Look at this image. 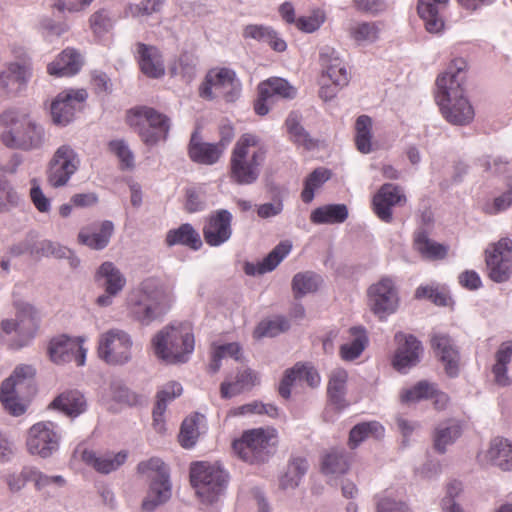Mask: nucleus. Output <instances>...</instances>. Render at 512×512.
Segmentation results:
<instances>
[{
    "instance_id": "obj_1",
    "label": "nucleus",
    "mask_w": 512,
    "mask_h": 512,
    "mask_svg": "<svg viewBox=\"0 0 512 512\" xmlns=\"http://www.w3.org/2000/svg\"><path fill=\"white\" fill-rule=\"evenodd\" d=\"M464 62L460 59L436 80L435 100L442 116L452 125L465 126L474 119V109L464 95L459 78Z\"/></svg>"
},
{
    "instance_id": "obj_2",
    "label": "nucleus",
    "mask_w": 512,
    "mask_h": 512,
    "mask_svg": "<svg viewBox=\"0 0 512 512\" xmlns=\"http://www.w3.org/2000/svg\"><path fill=\"white\" fill-rule=\"evenodd\" d=\"M267 150L260 139L250 133L243 134L235 143L229 162L233 183L252 185L259 179Z\"/></svg>"
},
{
    "instance_id": "obj_3",
    "label": "nucleus",
    "mask_w": 512,
    "mask_h": 512,
    "mask_svg": "<svg viewBox=\"0 0 512 512\" xmlns=\"http://www.w3.org/2000/svg\"><path fill=\"white\" fill-rule=\"evenodd\" d=\"M152 347L156 357L166 364H184L194 351V334L187 325H169L153 337Z\"/></svg>"
},
{
    "instance_id": "obj_4",
    "label": "nucleus",
    "mask_w": 512,
    "mask_h": 512,
    "mask_svg": "<svg viewBox=\"0 0 512 512\" xmlns=\"http://www.w3.org/2000/svg\"><path fill=\"white\" fill-rule=\"evenodd\" d=\"M0 123L7 128L1 134V141L6 147L23 151L44 147L46 133L43 126L28 116L18 119L14 111H6L0 115Z\"/></svg>"
},
{
    "instance_id": "obj_5",
    "label": "nucleus",
    "mask_w": 512,
    "mask_h": 512,
    "mask_svg": "<svg viewBox=\"0 0 512 512\" xmlns=\"http://www.w3.org/2000/svg\"><path fill=\"white\" fill-rule=\"evenodd\" d=\"M190 481L204 503H213L224 493L228 474L218 463L195 462L190 467Z\"/></svg>"
},
{
    "instance_id": "obj_6",
    "label": "nucleus",
    "mask_w": 512,
    "mask_h": 512,
    "mask_svg": "<svg viewBox=\"0 0 512 512\" xmlns=\"http://www.w3.org/2000/svg\"><path fill=\"white\" fill-rule=\"evenodd\" d=\"M274 428H257L246 431L233 442V451L249 463L265 462L274 453L278 442Z\"/></svg>"
},
{
    "instance_id": "obj_7",
    "label": "nucleus",
    "mask_w": 512,
    "mask_h": 512,
    "mask_svg": "<svg viewBox=\"0 0 512 512\" xmlns=\"http://www.w3.org/2000/svg\"><path fill=\"white\" fill-rule=\"evenodd\" d=\"M141 297L134 312L142 320H156L171 309L174 296L170 289L156 278H147L141 285Z\"/></svg>"
},
{
    "instance_id": "obj_8",
    "label": "nucleus",
    "mask_w": 512,
    "mask_h": 512,
    "mask_svg": "<svg viewBox=\"0 0 512 512\" xmlns=\"http://www.w3.org/2000/svg\"><path fill=\"white\" fill-rule=\"evenodd\" d=\"M137 470L151 479L148 495L142 503V508L151 512L171 497L169 470L165 463L157 457L140 462Z\"/></svg>"
},
{
    "instance_id": "obj_9",
    "label": "nucleus",
    "mask_w": 512,
    "mask_h": 512,
    "mask_svg": "<svg viewBox=\"0 0 512 512\" xmlns=\"http://www.w3.org/2000/svg\"><path fill=\"white\" fill-rule=\"evenodd\" d=\"M242 84L233 69L221 67L208 71L199 87V95L206 100L223 98L235 102L241 95Z\"/></svg>"
},
{
    "instance_id": "obj_10",
    "label": "nucleus",
    "mask_w": 512,
    "mask_h": 512,
    "mask_svg": "<svg viewBox=\"0 0 512 512\" xmlns=\"http://www.w3.org/2000/svg\"><path fill=\"white\" fill-rule=\"evenodd\" d=\"M128 122L134 126L147 145L166 140L170 130V119L151 107H137L128 115Z\"/></svg>"
},
{
    "instance_id": "obj_11",
    "label": "nucleus",
    "mask_w": 512,
    "mask_h": 512,
    "mask_svg": "<svg viewBox=\"0 0 512 512\" xmlns=\"http://www.w3.org/2000/svg\"><path fill=\"white\" fill-rule=\"evenodd\" d=\"M61 439V430L56 423L40 421L27 430L25 447L29 455L47 459L59 450Z\"/></svg>"
},
{
    "instance_id": "obj_12",
    "label": "nucleus",
    "mask_w": 512,
    "mask_h": 512,
    "mask_svg": "<svg viewBox=\"0 0 512 512\" xmlns=\"http://www.w3.org/2000/svg\"><path fill=\"white\" fill-rule=\"evenodd\" d=\"M133 340L120 329L102 333L98 339V357L108 365L121 366L132 360Z\"/></svg>"
},
{
    "instance_id": "obj_13",
    "label": "nucleus",
    "mask_w": 512,
    "mask_h": 512,
    "mask_svg": "<svg viewBox=\"0 0 512 512\" xmlns=\"http://www.w3.org/2000/svg\"><path fill=\"white\" fill-rule=\"evenodd\" d=\"M371 311L379 318L395 313L400 304L399 289L394 278L383 276L367 290Z\"/></svg>"
},
{
    "instance_id": "obj_14",
    "label": "nucleus",
    "mask_w": 512,
    "mask_h": 512,
    "mask_svg": "<svg viewBox=\"0 0 512 512\" xmlns=\"http://www.w3.org/2000/svg\"><path fill=\"white\" fill-rule=\"evenodd\" d=\"M80 166L77 152L69 145H61L54 152L47 170V181L53 188L64 187Z\"/></svg>"
},
{
    "instance_id": "obj_15",
    "label": "nucleus",
    "mask_w": 512,
    "mask_h": 512,
    "mask_svg": "<svg viewBox=\"0 0 512 512\" xmlns=\"http://www.w3.org/2000/svg\"><path fill=\"white\" fill-rule=\"evenodd\" d=\"M85 341V337L82 336L71 337L61 334L53 337L48 345L50 360L57 365L75 361L77 366H84L87 356V348L84 347Z\"/></svg>"
},
{
    "instance_id": "obj_16",
    "label": "nucleus",
    "mask_w": 512,
    "mask_h": 512,
    "mask_svg": "<svg viewBox=\"0 0 512 512\" xmlns=\"http://www.w3.org/2000/svg\"><path fill=\"white\" fill-rule=\"evenodd\" d=\"M490 279L496 283L507 281L512 273V240L502 238L485 251Z\"/></svg>"
},
{
    "instance_id": "obj_17",
    "label": "nucleus",
    "mask_w": 512,
    "mask_h": 512,
    "mask_svg": "<svg viewBox=\"0 0 512 512\" xmlns=\"http://www.w3.org/2000/svg\"><path fill=\"white\" fill-rule=\"evenodd\" d=\"M87 97L88 94L85 89H70L60 92L52 101L50 107L53 123L59 126H66L71 123Z\"/></svg>"
},
{
    "instance_id": "obj_18",
    "label": "nucleus",
    "mask_w": 512,
    "mask_h": 512,
    "mask_svg": "<svg viewBox=\"0 0 512 512\" xmlns=\"http://www.w3.org/2000/svg\"><path fill=\"white\" fill-rule=\"evenodd\" d=\"M233 215L227 209H218L209 214L203 226V237L211 247H219L232 236Z\"/></svg>"
},
{
    "instance_id": "obj_19",
    "label": "nucleus",
    "mask_w": 512,
    "mask_h": 512,
    "mask_svg": "<svg viewBox=\"0 0 512 512\" xmlns=\"http://www.w3.org/2000/svg\"><path fill=\"white\" fill-rule=\"evenodd\" d=\"M395 341L398 347L394 355L393 366L397 371L405 373L420 362L423 347L412 334L399 332L395 335Z\"/></svg>"
},
{
    "instance_id": "obj_20",
    "label": "nucleus",
    "mask_w": 512,
    "mask_h": 512,
    "mask_svg": "<svg viewBox=\"0 0 512 512\" xmlns=\"http://www.w3.org/2000/svg\"><path fill=\"white\" fill-rule=\"evenodd\" d=\"M406 200V195L400 186L385 183L373 196V211L381 221L391 223L393 220L392 208L405 204Z\"/></svg>"
},
{
    "instance_id": "obj_21",
    "label": "nucleus",
    "mask_w": 512,
    "mask_h": 512,
    "mask_svg": "<svg viewBox=\"0 0 512 512\" xmlns=\"http://www.w3.org/2000/svg\"><path fill=\"white\" fill-rule=\"evenodd\" d=\"M39 331L37 322H1L0 340L12 349L27 346Z\"/></svg>"
},
{
    "instance_id": "obj_22",
    "label": "nucleus",
    "mask_w": 512,
    "mask_h": 512,
    "mask_svg": "<svg viewBox=\"0 0 512 512\" xmlns=\"http://www.w3.org/2000/svg\"><path fill=\"white\" fill-rule=\"evenodd\" d=\"M135 57L145 76L159 79L165 75L163 55L156 46L138 42L135 45Z\"/></svg>"
},
{
    "instance_id": "obj_23",
    "label": "nucleus",
    "mask_w": 512,
    "mask_h": 512,
    "mask_svg": "<svg viewBox=\"0 0 512 512\" xmlns=\"http://www.w3.org/2000/svg\"><path fill=\"white\" fill-rule=\"evenodd\" d=\"M319 63L323 76H327L333 85L342 88L349 82V75L339 53L331 46L325 45L319 50Z\"/></svg>"
},
{
    "instance_id": "obj_24",
    "label": "nucleus",
    "mask_w": 512,
    "mask_h": 512,
    "mask_svg": "<svg viewBox=\"0 0 512 512\" xmlns=\"http://www.w3.org/2000/svg\"><path fill=\"white\" fill-rule=\"evenodd\" d=\"M479 462L483 465H493L501 470H512V443L507 439L494 438L489 448L478 455Z\"/></svg>"
},
{
    "instance_id": "obj_25",
    "label": "nucleus",
    "mask_w": 512,
    "mask_h": 512,
    "mask_svg": "<svg viewBox=\"0 0 512 512\" xmlns=\"http://www.w3.org/2000/svg\"><path fill=\"white\" fill-rule=\"evenodd\" d=\"M431 346L443 363L446 373L454 377L458 374L459 353L452 339L443 333H434Z\"/></svg>"
},
{
    "instance_id": "obj_26",
    "label": "nucleus",
    "mask_w": 512,
    "mask_h": 512,
    "mask_svg": "<svg viewBox=\"0 0 512 512\" xmlns=\"http://www.w3.org/2000/svg\"><path fill=\"white\" fill-rule=\"evenodd\" d=\"M297 383H306L314 388L320 384L318 372L311 366L295 365L292 369L286 371L280 385L279 393L283 398H289L291 387Z\"/></svg>"
},
{
    "instance_id": "obj_27",
    "label": "nucleus",
    "mask_w": 512,
    "mask_h": 512,
    "mask_svg": "<svg viewBox=\"0 0 512 512\" xmlns=\"http://www.w3.org/2000/svg\"><path fill=\"white\" fill-rule=\"evenodd\" d=\"M223 154L222 147H219L217 143L204 142L197 131L191 135L188 155L194 163L213 165L220 160Z\"/></svg>"
},
{
    "instance_id": "obj_28",
    "label": "nucleus",
    "mask_w": 512,
    "mask_h": 512,
    "mask_svg": "<svg viewBox=\"0 0 512 512\" xmlns=\"http://www.w3.org/2000/svg\"><path fill=\"white\" fill-rule=\"evenodd\" d=\"M449 0H419L418 14L430 33H439L444 28L443 12Z\"/></svg>"
},
{
    "instance_id": "obj_29",
    "label": "nucleus",
    "mask_w": 512,
    "mask_h": 512,
    "mask_svg": "<svg viewBox=\"0 0 512 512\" xmlns=\"http://www.w3.org/2000/svg\"><path fill=\"white\" fill-rule=\"evenodd\" d=\"M94 280L98 287L110 294H119L126 285V278L113 262H103L95 272Z\"/></svg>"
},
{
    "instance_id": "obj_30",
    "label": "nucleus",
    "mask_w": 512,
    "mask_h": 512,
    "mask_svg": "<svg viewBox=\"0 0 512 512\" xmlns=\"http://www.w3.org/2000/svg\"><path fill=\"white\" fill-rule=\"evenodd\" d=\"M82 64L80 53L73 48H66L48 64L47 71L55 77H70L80 71Z\"/></svg>"
},
{
    "instance_id": "obj_31",
    "label": "nucleus",
    "mask_w": 512,
    "mask_h": 512,
    "mask_svg": "<svg viewBox=\"0 0 512 512\" xmlns=\"http://www.w3.org/2000/svg\"><path fill=\"white\" fill-rule=\"evenodd\" d=\"M128 457L127 451H119L117 453L97 454L92 450H85L82 453V459L85 463L92 466L100 473L108 474L122 466Z\"/></svg>"
},
{
    "instance_id": "obj_32",
    "label": "nucleus",
    "mask_w": 512,
    "mask_h": 512,
    "mask_svg": "<svg viewBox=\"0 0 512 512\" xmlns=\"http://www.w3.org/2000/svg\"><path fill=\"white\" fill-rule=\"evenodd\" d=\"M183 392L182 385L176 381H170L162 386L157 393V402L153 409L154 427L158 432L164 431V413L167 405Z\"/></svg>"
},
{
    "instance_id": "obj_33",
    "label": "nucleus",
    "mask_w": 512,
    "mask_h": 512,
    "mask_svg": "<svg viewBox=\"0 0 512 512\" xmlns=\"http://www.w3.org/2000/svg\"><path fill=\"white\" fill-rule=\"evenodd\" d=\"M346 31L356 45L368 46L379 40L381 27L375 21H351Z\"/></svg>"
},
{
    "instance_id": "obj_34",
    "label": "nucleus",
    "mask_w": 512,
    "mask_h": 512,
    "mask_svg": "<svg viewBox=\"0 0 512 512\" xmlns=\"http://www.w3.org/2000/svg\"><path fill=\"white\" fill-rule=\"evenodd\" d=\"M292 244L290 241H282L276 245L273 250L257 265L247 263L245 272L248 275L265 274L273 271L282 260L291 252Z\"/></svg>"
},
{
    "instance_id": "obj_35",
    "label": "nucleus",
    "mask_w": 512,
    "mask_h": 512,
    "mask_svg": "<svg viewBox=\"0 0 512 512\" xmlns=\"http://www.w3.org/2000/svg\"><path fill=\"white\" fill-rule=\"evenodd\" d=\"M243 37L268 44L276 52L287 49L286 41L272 27L266 25L250 24L243 29Z\"/></svg>"
},
{
    "instance_id": "obj_36",
    "label": "nucleus",
    "mask_w": 512,
    "mask_h": 512,
    "mask_svg": "<svg viewBox=\"0 0 512 512\" xmlns=\"http://www.w3.org/2000/svg\"><path fill=\"white\" fill-rule=\"evenodd\" d=\"M49 407L59 410L70 417H77L86 410V399L77 390H68L58 395Z\"/></svg>"
},
{
    "instance_id": "obj_37",
    "label": "nucleus",
    "mask_w": 512,
    "mask_h": 512,
    "mask_svg": "<svg viewBox=\"0 0 512 512\" xmlns=\"http://www.w3.org/2000/svg\"><path fill=\"white\" fill-rule=\"evenodd\" d=\"M29 78L27 67L20 63H11L0 73V88L6 93H16Z\"/></svg>"
},
{
    "instance_id": "obj_38",
    "label": "nucleus",
    "mask_w": 512,
    "mask_h": 512,
    "mask_svg": "<svg viewBox=\"0 0 512 512\" xmlns=\"http://www.w3.org/2000/svg\"><path fill=\"white\" fill-rule=\"evenodd\" d=\"M113 232L114 224L105 220L96 232H91L88 228L81 229L78 234V241L91 249L102 250L109 244Z\"/></svg>"
},
{
    "instance_id": "obj_39",
    "label": "nucleus",
    "mask_w": 512,
    "mask_h": 512,
    "mask_svg": "<svg viewBox=\"0 0 512 512\" xmlns=\"http://www.w3.org/2000/svg\"><path fill=\"white\" fill-rule=\"evenodd\" d=\"M165 242L169 247L184 245L193 250H198L202 246L199 233L189 223H184L176 229L169 230L166 234Z\"/></svg>"
},
{
    "instance_id": "obj_40",
    "label": "nucleus",
    "mask_w": 512,
    "mask_h": 512,
    "mask_svg": "<svg viewBox=\"0 0 512 512\" xmlns=\"http://www.w3.org/2000/svg\"><path fill=\"white\" fill-rule=\"evenodd\" d=\"M349 335V341L340 347V356L345 361H353L360 357L369 342L367 332L362 326L350 328Z\"/></svg>"
},
{
    "instance_id": "obj_41",
    "label": "nucleus",
    "mask_w": 512,
    "mask_h": 512,
    "mask_svg": "<svg viewBox=\"0 0 512 512\" xmlns=\"http://www.w3.org/2000/svg\"><path fill=\"white\" fill-rule=\"evenodd\" d=\"M414 249L426 260H441L447 255V247L433 241L425 230H417L414 234Z\"/></svg>"
},
{
    "instance_id": "obj_42",
    "label": "nucleus",
    "mask_w": 512,
    "mask_h": 512,
    "mask_svg": "<svg viewBox=\"0 0 512 512\" xmlns=\"http://www.w3.org/2000/svg\"><path fill=\"white\" fill-rule=\"evenodd\" d=\"M323 284L321 275L313 271L296 273L291 281V288L295 299L317 292Z\"/></svg>"
},
{
    "instance_id": "obj_43",
    "label": "nucleus",
    "mask_w": 512,
    "mask_h": 512,
    "mask_svg": "<svg viewBox=\"0 0 512 512\" xmlns=\"http://www.w3.org/2000/svg\"><path fill=\"white\" fill-rule=\"evenodd\" d=\"M258 383L257 374L251 369H243L237 372L234 381H225L221 384V396L231 398L245 390L251 389Z\"/></svg>"
},
{
    "instance_id": "obj_44",
    "label": "nucleus",
    "mask_w": 512,
    "mask_h": 512,
    "mask_svg": "<svg viewBox=\"0 0 512 512\" xmlns=\"http://www.w3.org/2000/svg\"><path fill=\"white\" fill-rule=\"evenodd\" d=\"M27 394L12 389L10 383H2L0 401L7 413L14 417H19L27 410L28 404L24 399Z\"/></svg>"
},
{
    "instance_id": "obj_45",
    "label": "nucleus",
    "mask_w": 512,
    "mask_h": 512,
    "mask_svg": "<svg viewBox=\"0 0 512 512\" xmlns=\"http://www.w3.org/2000/svg\"><path fill=\"white\" fill-rule=\"evenodd\" d=\"M512 361V341L504 342L495 353V364L492 367L494 381L499 386H508L511 380L507 374L508 364Z\"/></svg>"
},
{
    "instance_id": "obj_46",
    "label": "nucleus",
    "mask_w": 512,
    "mask_h": 512,
    "mask_svg": "<svg viewBox=\"0 0 512 512\" xmlns=\"http://www.w3.org/2000/svg\"><path fill=\"white\" fill-rule=\"evenodd\" d=\"M345 204H328L312 211L310 220L314 224H340L348 218Z\"/></svg>"
},
{
    "instance_id": "obj_47",
    "label": "nucleus",
    "mask_w": 512,
    "mask_h": 512,
    "mask_svg": "<svg viewBox=\"0 0 512 512\" xmlns=\"http://www.w3.org/2000/svg\"><path fill=\"white\" fill-rule=\"evenodd\" d=\"M297 90L283 78L272 77L258 85V94L264 97L293 99Z\"/></svg>"
},
{
    "instance_id": "obj_48",
    "label": "nucleus",
    "mask_w": 512,
    "mask_h": 512,
    "mask_svg": "<svg viewBox=\"0 0 512 512\" xmlns=\"http://www.w3.org/2000/svg\"><path fill=\"white\" fill-rule=\"evenodd\" d=\"M384 432V427L378 421L359 423L351 429L348 445L351 449H355L368 438L378 439L383 437Z\"/></svg>"
},
{
    "instance_id": "obj_49",
    "label": "nucleus",
    "mask_w": 512,
    "mask_h": 512,
    "mask_svg": "<svg viewBox=\"0 0 512 512\" xmlns=\"http://www.w3.org/2000/svg\"><path fill=\"white\" fill-rule=\"evenodd\" d=\"M347 379L348 373L342 368L333 370L329 378L328 395L333 404L339 409L347 406L345 400Z\"/></svg>"
},
{
    "instance_id": "obj_50",
    "label": "nucleus",
    "mask_w": 512,
    "mask_h": 512,
    "mask_svg": "<svg viewBox=\"0 0 512 512\" xmlns=\"http://www.w3.org/2000/svg\"><path fill=\"white\" fill-rule=\"evenodd\" d=\"M461 435V428L455 421H448L437 426L434 432V448L439 453H445L447 447L453 444Z\"/></svg>"
},
{
    "instance_id": "obj_51",
    "label": "nucleus",
    "mask_w": 512,
    "mask_h": 512,
    "mask_svg": "<svg viewBox=\"0 0 512 512\" xmlns=\"http://www.w3.org/2000/svg\"><path fill=\"white\" fill-rule=\"evenodd\" d=\"M285 124L290 138L296 145L303 146L307 150H312L317 146L316 140L301 125L300 116L297 113L291 112Z\"/></svg>"
},
{
    "instance_id": "obj_52",
    "label": "nucleus",
    "mask_w": 512,
    "mask_h": 512,
    "mask_svg": "<svg viewBox=\"0 0 512 512\" xmlns=\"http://www.w3.org/2000/svg\"><path fill=\"white\" fill-rule=\"evenodd\" d=\"M33 484L37 492H40L45 497H52L59 488L65 486L66 480L61 475L45 474L35 466Z\"/></svg>"
},
{
    "instance_id": "obj_53",
    "label": "nucleus",
    "mask_w": 512,
    "mask_h": 512,
    "mask_svg": "<svg viewBox=\"0 0 512 512\" xmlns=\"http://www.w3.org/2000/svg\"><path fill=\"white\" fill-rule=\"evenodd\" d=\"M308 469L306 459L302 457L293 458L285 474L280 478V487L284 490L295 489Z\"/></svg>"
},
{
    "instance_id": "obj_54",
    "label": "nucleus",
    "mask_w": 512,
    "mask_h": 512,
    "mask_svg": "<svg viewBox=\"0 0 512 512\" xmlns=\"http://www.w3.org/2000/svg\"><path fill=\"white\" fill-rule=\"evenodd\" d=\"M35 376V369L31 365L17 366L9 378L2 383H10L12 389L22 393H29Z\"/></svg>"
},
{
    "instance_id": "obj_55",
    "label": "nucleus",
    "mask_w": 512,
    "mask_h": 512,
    "mask_svg": "<svg viewBox=\"0 0 512 512\" xmlns=\"http://www.w3.org/2000/svg\"><path fill=\"white\" fill-rule=\"evenodd\" d=\"M349 469V459L343 450H331L322 460V471L326 475L339 476Z\"/></svg>"
},
{
    "instance_id": "obj_56",
    "label": "nucleus",
    "mask_w": 512,
    "mask_h": 512,
    "mask_svg": "<svg viewBox=\"0 0 512 512\" xmlns=\"http://www.w3.org/2000/svg\"><path fill=\"white\" fill-rule=\"evenodd\" d=\"M372 119L367 115H361L355 123V144L359 152L369 154L372 152Z\"/></svg>"
},
{
    "instance_id": "obj_57",
    "label": "nucleus",
    "mask_w": 512,
    "mask_h": 512,
    "mask_svg": "<svg viewBox=\"0 0 512 512\" xmlns=\"http://www.w3.org/2000/svg\"><path fill=\"white\" fill-rule=\"evenodd\" d=\"M203 422L204 416L198 413L183 421L179 434V442L182 447L191 448L195 445L200 434V424Z\"/></svg>"
},
{
    "instance_id": "obj_58",
    "label": "nucleus",
    "mask_w": 512,
    "mask_h": 512,
    "mask_svg": "<svg viewBox=\"0 0 512 512\" xmlns=\"http://www.w3.org/2000/svg\"><path fill=\"white\" fill-rule=\"evenodd\" d=\"M415 298L422 300L426 299L438 306H449L452 303V299L448 291L437 285H420L415 290Z\"/></svg>"
},
{
    "instance_id": "obj_59",
    "label": "nucleus",
    "mask_w": 512,
    "mask_h": 512,
    "mask_svg": "<svg viewBox=\"0 0 512 512\" xmlns=\"http://www.w3.org/2000/svg\"><path fill=\"white\" fill-rule=\"evenodd\" d=\"M33 465H25L19 471H12L5 475L4 480L11 493H19L28 482H33Z\"/></svg>"
},
{
    "instance_id": "obj_60",
    "label": "nucleus",
    "mask_w": 512,
    "mask_h": 512,
    "mask_svg": "<svg viewBox=\"0 0 512 512\" xmlns=\"http://www.w3.org/2000/svg\"><path fill=\"white\" fill-rule=\"evenodd\" d=\"M331 177L328 169L317 168L305 180L304 189L301 193L303 202L310 203L314 199L315 190L320 188Z\"/></svg>"
},
{
    "instance_id": "obj_61",
    "label": "nucleus",
    "mask_w": 512,
    "mask_h": 512,
    "mask_svg": "<svg viewBox=\"0 0 512 512\" xmlns=\"http://www.w3.org/2000/svg\"><path fill=\"white\" fill-rule=\"evenodd\" d=\"M435 393V386L427 381H420L411 388L401 391L400 399L403 403H413L430 398Z\"/></svg>"
},
{
    "instance_id": "obj_62",
    "label": "nucleus",
    "mask_w": 512,
    "mask_h": 512,
    "mask_svg": "<svg viewBox=\"0 0 512 512\" xmlns=\"http://www.w3.org/2000/svg\"><path fill=\"white\" fill-rule=\"evenodd\" d=\"M512 206V176L506 179L505 190L494 198L491 203H487L484 210L487 214L496 215L506 211Z\"/></svg>"
},
{
    "instance_id": "obj_63",
    "label": "nucleus",
    "mask_w": 512,
    "mask_h": 512,
    "mask_svg": "<svg viewBox=\"0 0 512 512\" xmlns=\"http://www.w3.org/2000/svg\"><path fill=\"white\" fill-rule=\"evenodd\" d=\"M68 254H70L68 248L50 240L37 241V235L35 234L32 256H55L57 258H64L67 257Z\"/></svg>"
},
{
    "instance_id": "obj_64",
    "label": "nucleus",
    "mask_w": 512,
    "mask_h": 512,
    "mask_svg": "<svg viewBox=\"0 0 512 512\" xmlns=\"http://www.w3.org/2000/svg\"><path fill=\"white\" fill-rule=\"evenodd\" d=\"M376 512H411V510L401 498L394 496L391 491H386L377 503Z\"/></svg>"
}]
</instances>
